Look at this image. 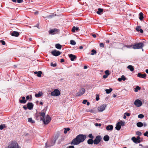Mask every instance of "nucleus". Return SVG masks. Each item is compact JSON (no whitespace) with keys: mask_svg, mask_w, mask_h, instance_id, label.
<instances>
[{"mask_svg":"<svg viewBox=\"0 0 148 148\" xmlns=\"http://www.w3.org/2000/svg\"><path fill=\"white\" fill-rule=\"evenodd\" d=\"M86 138V136L84 134H79L73 139L71 144L74 145H77L83 142Z\"/></svg>","mask_w":148,"mask_h":148,"instance_id":"nucleus-1","label":"nucleus"},{"mask_svg":"<svg viewBox=\"0 0 148 148\" xmlns=\"http://www.w3.org/2000/svg\"><path fill=\"white\" fill-rule=\"evenodd\" d=\"M5 148H21L17 143L16 141H12L10 142L8 145L7 147Z\"/></svg>","mask_w":148,"mask_h":148,"instance_id":"nucleus-2","label":"nucleus"},{"mask_svg":"<svg viewBox=\"0 0 148 148\" xmlns=\"http://www.w3.org/2000/svg\"><path fill=\"white\" fill-rule=\"evenodd\" d=\"M125 124V122L124 121H121L117 123L115 128L117 130H119L121 128V126H124Z\"/></svg>","mask_w":148,"mask_h":148,"instance_id":"nucleus-3","label":"nucleus"},{"mask_svg":"<svg viewBox=\"0 0 148 148\" xmlns=\"http://www.w3.org/2000/svg\"><path fill=\"white\" fill-rule=\"evenodd\" d=\"M51 120V117L49 115H47L43 119L42 121L45 124L47 125L50 122Z\"/></svg>","mask_w":148,"mask_h":148,"instance_id":"nucleus-4","label":"nucleus"},{"mask_svg":"<svg viewBox=\"0 0 148 148\" xmlns=\"http://www.w3.org/2000/svg\"><path fill=\"white\" fill-rule=\"evenodd\" d=\"M143 44L142 42H140L135 44L133 45L132 48L134 49H140L143 47Z\"/></svg>","mask_w":148,"mask_h":148,"instance_id":"nucleus-5","label":"nucleus"},{"mask_svg":"<svg viewBox=\"0 0 148 148\" xmlns=\"http://www.w3.org/2000/svg\"><path fill=\"white\" fill-rule=\"evenodd\" d=\"M60 94V91L57 89H55L53 92H51V96H58Z\"/></svg>","mask_w":148,"mask_h":148,"instance_id":"nucleus-6","label":"nucleus"},{"mask_svg":"<svg viewBox=\"0 0 148 148\" xmlns=\"http://www.w3.org/2000/svg\"><path fill=\"white\" fill-rule=\"evenodd\" d=\"M101 137L100 136H98L93 141V143L95 145L98 144L101 141Z\"/></svg>","mask_w":148,"mask_h":148,"instance_id":"nucleus-7","label":"nucleus"},{"mask_svg":"<svg viewBox=\"0 0 148 148\" xmlns=\"http://www.w3.org/2000/svg\"><path fill=\"white\" fill-rule=\"evenodd\" d=\"M134 103L135 106L137 107H139L141 106L142 104V101L138 99L134 101Z\"/></svg>","mask_w":148,"mask_h":148,"instance_id":"nucleus-8","label":"nucleus"},{"mask_svg":"<svg viewBox=\"0 0 148 148\" xmlns=\"http://www.w3.org/2000/svg\"><path fill=\"white\" fill-rule=\"evenodd\" d=\"M85 89L84 88H82L77 93V96H79L83 95L85 92Z\"/></svg>","mask_w":148,"mask_h":148,"instance_id":"nucleus-9","label":"nucleus"},{"mask_svg":"<svg viewBox=\"0 0 148 148\" xmlns=\"http://www.w3.org/2000/svg\"><path fill=\"white\" fill-rule=\"evenodd\" d=\"M59 32V30L56 29H51L49 31V34H56L58 33Z\"/></svg>","mask_w":148,"mask_h":148,"instance_id":"nucleus-10","label":"nucleus"},{"mask_svg":"<svg viewBox=\"0 0 148 148\" xmlns=\"http://www.w3.org/2000/svg\"><path fill=\"white\" fill-rule=\"evenodd\" d=\"M106 107V105L105 104L101 105L98 108V110L99 112H102L105 110Z\"/></svg>","mask_w":148,"mask_h":148,"instance_id":"nucleus-11","label":"nucleus"},{"mask_svg":"<svg viewBox=\"0 0 148 148\" xmlns=\"http://www.w3.org/2000/svg\"><path fill=\"white\" fill-rule=\"evenodd\" d=\"M51 54L55 56H58L61 54V52L59 51L54 50L51 52Z\"/></svg>","mask_w":148,"mask_h":148,"instance_id":"nucleus-12","label":"nucleus"},{"mask_svg":"<svg viewBox=\"0 0 148 148\" xmlns=\"http://www.w3.org/2000/svg\"><path fill=\"white\" fill-rule=\"evenodd\" d=\"M56 139H55L54 140L53 139L50 142V143H49V145L48 146H47V143H46V147H48L51 146L53 145L56 142Z\"/></svg>","mask_w":148,"mask_h":148,"instance_id":"nucleus-13","label":"nucleus"},{"mask_svg":"<svg viewBox=\"0 0 148 148\" xmlns=\"http://www.w3.org/2000/svg\"><path fill=\"white\" fill-rule=\"evenodd\" d=\"M45 113L44 112H40L39 114V116L40 119L41 120H42L45 117Z\"/></svg>","mask_w":148,"mask_h":148,"instance_id":"nucleus-14","label":"nucleus"},{"mask_svg":"<svg viewBox=\"0 0 148 148\" xmlns=\"http://www.w3.org/2000/svg\"><path fill=\"white\" fill-rule=\"evenodd\" d=\"M137 76L139 77L145 79L146 77V74L145 73L142 74L141 73H139L137 74Z\"/></svg>","mask_w":148,"mask_h":148,"instance_id":"nucleus-15","label":"nucleus"},{"mask_svg":"<svg viewBox=\"0 0 148 148\" xmlns=\"http://www.w3.org/2000/svg\"><path fill=\"white\" fill-rule=\"evenodd\" d=\"M27 108L30 110H32L33 107V104L32 103H29L27 104Z\"/></svg>","mask_w":148,"mask_h":148,"instance_id":"nucleus-16","label":"nucleus"},{"mask_svg":"<svg viewBox=\"0 0 148 148\" xmlns=\"http://www.w3.org/2000/svg\"><path fill=\"white\" fill-rule=\"evenodd\" d=\"M69 57L71 58V60L72 61H74L76 58L75 56L72 54H70L69 55Z\"/></svg>","mask_w":148,"mask_h":148,"instance_id":"nucleus-17","label":"nucleus"},{"mask_svg":"<svg viewBox=\"0 0 148 148\" xmlns=\"http://www.w3.org/2000/svg\"><path fill=\"white\" fill-rule=\"evenodd\" d=\"M11 35L12 36L18 37L19 35V34L18 32L14 31L11 33Z\"/></svg>","mask_w":148,"mask_h":148,"instance_id":"nucleus-18","label":"nucleus"},{"mask_svg":"<svg viewBox=\"0 0 148 148\" xmlns=\"http://www.w3.org/2000/svg\"><path fill=\"white\" fill-rule=\"evenodd\" d=\"M126 80V77L125 76L123 75L121 76V77L119 78L118 79V81L119 82H121L122 80L125 81Z\"/></svg>","mask_w":148,"mask_h":148,"instance_id":"nucleus-19","label":"nucleus"},{"mask_svg":"<svg viewBox=\"0 0 148 148\" xmlns=\"http://www.w3.org/2000/svg\"><path fill=\"white\" fill-rule=\"evenodd\" d=\"M106 129L108 131H111L113 129V126L112 125H108L107 126Z\"/></svg>","mask_w":148,"mask_h":148,"instance_id":"nucleus-20","label":"nucleus"},{"mask_svg":"<svg viewBox=\"0 0 148 148\" xmlns=\"http://www.w3.org/2000/svg\"><path fill=\"white\" fill-rule=\"evenodd\" d=\"M22 99H19V101L21 103H25L26 102V101L25 99V97H22Z\"/></svg>","mask_w":148,"mask_h":148,"instance_id":"nucleus-21","label":"nucleus"},{"mask_svg":"<svg viewBox=\"0 0 148 148\" xmlns=\"http://www.w3.org/2000/svg\"><path fill=\"white\" fill-rule=\"evenodd\" d=\"M34 73L35 74H37V76L39 77H40L41 76L42 72L41 71H36L34 72Z\"/></svg>","mask_w":148,"mask_h":148,"instance_id":"nucleus-22","label":"nucleus"},{"mask_svg":"<svg viewBox=\"0 0 148 148\" xmlns=\"http://www.w3.org/2000/svg\"><path fill=\"white\" fill-rule=\"evenodd\" d=\"M103 11V9L101 8H99L98 11L97 12V13L99 14H101Z\"/></svg>","mask_w":148,"mask_h":148,"instance_id":"nucleus-23","label":"nucleus"},{"mask_svg":"<svg viewBox=\"0 0 148 148\" xmlns=\"http://www.w3.org/2000/svg\"><path fill=\"white\" fill-rule=\"evenodd\" d=\"M43 93L41 92H39L38 94H36L35 96L36 97H39L42 95Z\"/></svg>","mask_w":148,"mask_h":148,"instance_id":"nucleus-24","label":"nucleus"},{"mask_svg":"<svg viewBox=\"0 0 148 148\" xmlns=\"http://www.w3.org/2000/svg\"><path fill=\"white\" fill-rule=\"evenodd\" d=\"M79 30V29L77 27H75L74 26L72 29V31L73 32H75V31H78Z\"/></svg>","mask_w":148,"mask_h":148,"instance_id":"nucleus-25","label":"nucleus"},{"mask_svg":"<svg viewBox=\"0 0 148 148\" xmlns=\"http://www.w3.org/2000/svg\"><path fill=\"white\" fill-rule=\"evenodd\" d=\"M103 140L105 141H108L109 140V137L108 135H106L103 137Z\"/></svg>","mask_w":148,"mask_h":148,"instance_id":"nucleus-26","label":"nucleus"},{"mask_svg":"<svg viewBox=\"0 0 148 148\" xmlns=\"http://www.w3.org/2000/svg\"><path fill=\"white\" fill-rule=\"evenodd\" d=\"M139 18L142 21L143 18V14L142 12H140L139 14Z\"/></svg>","mask_w":148,"mask_h":148,"instance_id":"nucleus-27","label":"nucleus"},{"mask_svg":"<svg viewBox=\"0 0 148 148\" xmlns=\"http://www.w3.org/2000/svg\"><path fill=\"white\" fill-rule=\"evenodd\" d=\"M127 68L129 69L131 71H133L134 70V68L132 65H129L127 66Z\"/></svg>","mask_w":148,"mask_h":148,"instance_id":"nucleus-28","label":"nucleus"},{"mask_svg":"<svg viewBox=\"0 0 148 148\" xmlns=\"http://www.w3.org/2000/svg\"><path fill=\"white\" fill-rule=\"evenodd\" d=\"M136 125L138 127H141L143 126V125L142 122H139L137 123Z\"/></svg>","mask_w":148,"mask_h":148,"instance_id":"nucleus-29","label":"nucleus"},{"mask_svg":"<svg viewBox=\"0 0 148 148\" xmlns=\"http://www.w3.org/2000/svg\"><path fill=\"white\" fill-rule=\"evenodd\" d=\"M56 47L58 49H61L62 47V46L59 44H57L55 45Z\"/></svg>","mask_w":148,"mask_h":148,"instance_id":"nucleus-30","label":"nucleus"},{"mask_svg":"<svg viewBox=\"0 0 148 148\" xmlns=\"http://www.w3.org/2000/svg\"><path fill=\"white\" fill-rule=\"evenodd\" d=\"M93 142V141L92 139H89L87 141V143L89 144H92Z\"/></svg>","mask_w":148,"mask_h":148,"instance_id":"nucleus-31","label":"nucleus"},{"mask_svg":"<svg viewBox=\"0 0 148 148\" xmlns=\"http://www.w3.org/2000/svg\"><path fill=\"white\" fill-rule=\"evenodd\" d=\"M112 88H110L109 89H106L105 90V91H106V92L107 94L110 93V92H111L112 91Z\"/></svg>","mask_w":148,"mask_h":148,"instance_id":"nucleus-32","label":"nucleus"},{"mask_svg":"<svg viewBox=\"0 0 148 148\" xmlns=\"http://www.w3.org/2000/svg\"><path fill=\"white\" fill-rule=\"evenodd\" d=\"M141 88L139 86H137L134 88V91L135 92H137L138 91V90H140Z\"/></svg>","mask_w":148,"mask_h":148,"instance_id":"nucleus-33","label":"nucleus"},{"mask_svg":"<svg viewBox=\"0 0 148 148\" xmlns=\"http://www.w3.org/2000/svg\"><path fill=\"white\" fill-rule=\"evenodd\" d=\"M28 121L32 123H35V121L32 120V118H30L28 119Z\"/></svg>","mask_w":148,"mask_h":148,"instance_id":"nucleus-34","label":"nucleus"},{"mask_svg":"<svg viewBox=\"0 0 148 148\" xmlns=\"http://www.w3.org/2000/svg\"><path fill=\"white\" fill-rule=\"evenodd\" d=\"M132 140L135 143H136L137 142L138 143V141H137L136 140V138H135L134 137H132Z\"/></svg>","mask_w":148,"mask_h":148,"instance_id":"nucleus-35","label":"nucleus"},{"mask_svg":"<svg viewBox=\"0 0 148 148\" xmlns=\"http://www.w3.org/2000/svg\"><path fill=\"white\" fill-rule=\"evenodd\" d=\"M97 53L96 51L94 49H92L91 50V55H93L95 54H96Z\"/></svg>","mask_w":148,"mask_h":148,"instance_id":"nucleus-36","label":"nucleus"},{"mask_svg":"<svg viewBox=\"0 0 148 148\" xmlns=\"http://www.w3.org/2000/svg\"><path fill=\"white\" fill-rule=\"evenodd\" d=\"M70 128H65L64 130V134H66L67 133V132L69 131L70 130Z\"/></svg>","mask_w":148,"mask_h":148,"instance_id":"nucleus-37","label":"nucleus"},{"mask_svg":"<svg viewBox=\"0 0 148 148\" xmlns=\"http://www.w3.org/2000/svg\"><path fill=\"white\" fill-rule=\"evenodd\" d=\"M70 44L72 45H75L76 44V42L74 40H71L70 41Z\"/></svg>","mask_w":148,"mask_h":148,"instance_id":"nucleus-38","label":"nucleus"},{"mask_svg":"<svg viewBox=\"0 0 148 148\" xmlns=\"http://www.w3.org/2000/svg\"><path fill=\"white\" fill-rule=\"evenodd\" d=\"M138 117L140 119H142L144 117V115L143 114H140L138 115Z\"/></svg>","mask_w":148,"mask_h":148,"instance_id":"nucleus-39","label":"nucleus"},{"mask_svg":"<svg viewBox=\"0 0 148 148\" xmlns=\"http://www.w3.org/2000/svg\"><path fill=\"white\" fill-rule=\"evenodd\" d=\"M124 47H125L127 48H132V47H133V45H124Z\"/></svg>","mask_w":148,"mask_h":148,"instance_id":"nucleus-40","label":"nucleus"},{"mask_svg":"<svg viewBox=\"0 0 148 148\" xmlns=\"http://www.w3.org/2000/svg\"><path fill=\"white\" fill-rule=\"evenodd\" d=\"M51 66L54 67L56 66V63L53 64V62H51Z\"/></svg>","mask_w":148,"mask_h":148,"instance_id":"nucleus-41","label":"nucleus"},{"mask_svg":"<svg viewBox=\"0 0 148 148\" xmlns=\"http://www.w3.org/2000/svg\"><path fill=\"white\" fill-rule=\"evenodd\" d=\"M88 137H89L91 138L92 139L94 138L93 136L92 135V134H89L88 135Z\"/></svg>","mask_w":148,"mask_h":148,"instance_id":"nucleus-42","label":"nucleus"},{"mask_svg":"<svg viewBox=\"0 0 148 148\" xmlns=\"http://www.w3.org/2000/svg\"><path fill=\"white\" fill-rule=\"evenodd\" d=\"M136 134L140 136L142 134V133L138 131L136 132Z\"/></svg>","mask_w":148,"mask_h":148,"instance_id":"nucleus-43","label":"nucleus"},{"mask_svg":"<svg viewBox=\"0 0 148 148\" xmlns=\"http://www.w3.org/2000/svg\"><path fill=\"white\" fill-rule=\"evenodd\" d=\"M0 42L3 45H5V42L3 40H0Z\"/></svg>","mask_w":148,"mask_h":148,"instance_id":"nucleus-44","label":"nucleus"},{"mask_svg":"<svg viewBox=\"0 0 148 148\" xmlns=\"http://www.w3.org/2000/svg\"><path fill=\"white\" fill-rule=\"evenodd\" d=\"M105 73L107 75H110V73L109 72V71L108 70H106L105 71Z\"/></svg>","mask_w":148,"mask_h":148,"instance_id":"nucleus-45","label":"nucleus"},{"mask_svg":"<svg viewBox=\"0 0 148 148\" xmlns=\"http://www.w3.org/2000/svg\"><path fill=\"white\" fill-rule=\"evenodd\" d=\"M140 28H141V27H140V26H138L136 28V30L137 31L139 32V31L140 29Z\"/></svg>","mask_w":148,"mask_h":148,"instance_id":"nucleus-46","label":"nucleus"},{"mask_svg":"<svg viewBox=\"0 0 148 148\" xmlns=\"http://www.w3.org/2000/svg\"><path fill=\"white\" fill-rule=\"evenodd\" d=\"M4 127V125H0V129L2 130Z\"/></svg>","mask_w":148,"mask_h":148,"instance_id":"nucleus-47","label":"nucleus"},{"mask_svg":"<svg viewBox=\"0 0 148 148\" xmlns=\"http://www.w3.org/2000/svg\"><path fill=\"white\" fill-rule=\"evenodd\" d=\"M136 140L137 141H138V143H140V137L139 136H138L136 138Z\"/></svg>","mask_w":148,"mask_h":148,"instance_id":"nucleus-48","label":"nucleus"},{"mask_svg":"<svg viewBox=\"0 0 148 148\" xmlns=\"http://www.w3.org/2000/svg\"><path fill=\"white\" fill-rule=\"evenodd\" d=\"M144 136H147L148 137V132L146 131L144 134Z\"/></svg>","mask_w":148,"mask_h":148,"instance_id":"nucleus-49","label":"nucleus"},{"mask_svg":"<svg viewBox=\"0 0 148 148\" xmlns=\"http://www.w3.org/2000/svg\"><path fill=\"white\" fill-rule=\"evenodd\" d=\"M96 99L97 101H98L99 99V96L98 95H97L96 96Z\"/></svg>","mask_w":148,"mask_h":148,"instance_id":"nucleus-50","label":"nucleus"},{"mask_svg":"<svg viewBox=\"0 0 148 148\" xmlns=\"http://www.w3.org/2000/svg\"><path fill=\"white\" fill-rule=\"evenodd\" d=\"M95 125L96 126H99L100 127L101 126V124L100 123L98 124L97 123H95Z\"/></svg>","mask_w":148,"mask_h":148,"instance_id":"nucleus-51","label":"nucleus"},{"mask_svg":"<svg viewBox=\"0 0 148 148\" xmlns=\"http://www.w3.org/2000/svg\"><path fill=\"white\" fill-rule=\"evenodd\" d=\"M100 46L102 47H104V45L103 43H100Z\"/></svg>","mask_w":148,"mask_h":148,"instance_id":"nucleus-52","label":"nucleus"},{"mask_svg":"<svg viewBox=\"0 0 148 148\" xmlns=\"http://www.w3.org/2000/svg\"><path fill=\"white\" fill-rule=\"evenodd\" d=\"M18 3H22L23 1V0H16Z\"/></svg>","mask_w":148,"mask_h":148,"instance_id":"nucleus-53","label":"nucleus"},{"mask_svg":"<svg viewBox=\"0 0 148 148\" xmlns=\"http://www.w3.org/2000/svg\"><path fill=\"white\" fill-rule=\"evenodd\" d=\"M87 102V101L86 100H84L82 102V103L84 104H85Z\"/></svg>","mask_w":148,"mask_h":148,"instance_id":"nucleus-54","label":"nucleus"},{"mask_svg":"<svg viewBox=\"0 0 148 148\" xmlns=\"http://www.w3.org/2000/svg\"><path fill=\"white\" fill-rule=\"evenodd\" d=\"M108 76L107 75H103V77L104 78H107V77H108Z\"/></svg>","mask_w":148,"mask_h":148,"instance_id":"nucleus-55","label":"nucleus"},{"mask_svg":"<svg viewBox=\"0 0 148 148\" xmlns=\"http://www.w3.org/2000/svg\"><path fill=\"white\" fill-rule=\"evenodd\" d=\"M67 148H74V147L73 146H70L68 147Z\"/></svg>","mask_w":148,"mask_h":148,"instance_id":"nucleus-56","label":"nucleus"},{"mask_svg":"<svg viewBox=\"0 0 148 148\" xmlns=\"http://www.w3.org/2000/svg\"><path fill=\"white\" fill-rule=\"evenodd\" d=\"M125 114L128 116H130V114L129 113L126 112L125 113Z\"/></svg>","mask_w":148,"mask_h":148,"instance_id":"nucleus-57","label":"nucleus"},{"mask_svg":"<svg viewBox=\"0 0 148 148\" xmlns=\"http://www.w3.org/2000/svg\"><path fill=\"white\" fill-rule=\"evenodd\" d=\"M139 31L141 33H143V30L141 29H140Z\"/></svg>","mask_w":148,"mask_h":148,"instance_id":"nucleus-58","label":"nucleus"},{"mask_svg":"<svg viewBox=\"0 0 148 148\" xmlns=\"http://www.w3.org/2000/svg\"><path fill=\"white\" fill-rule=\"evenodd\" d=\"M64 62V60L63 59H62L61 60H60V62L62 63V62Z\"/></svg>","mask_w":148,"mask_h":148,"instance_id":"nucleus-59","label":"nucleus"},{"mask_svg":"<svg viewBox=\"0 0 148 148\" xmlns=\"http://www.w3.org/2000/svg\"><path fill=\"white\" fill-rule=\"evenodd\" d=\"M23 108L25 110H26L27 109V107H26L25 106H23Z\"/></svg>","mask_w":148,"mask_h":148,"instance_id":"nucleus-60","label":"nucleus"},{"mask_svg":"<svg viewBox=\"0 0 148 148\" xmlns=\"http://www.w3.org/2000/svg\"><path fill=\"white\" fill-rule=\"evenodd\" d=\"M29 99V96H27V97H26V99L27 100H28Z\"/></svg>","mask_w":148,"mask_h":148,"instance_id":"nucleus-61","label":"nucleus"},{"mask_svg":"<svg viewBox=\"0 0 148 148\" xmlns=\"http://www.w3.org/2000/svg\"><path fill=\"white\" fill-rule=\"evenodd\" d=\"M92 36L94 38H95L96 37V35L95 34H92Z\"/></svg>","mask_w":148,"mask_h":148,"instance_id":"nucleus-62","label":"nucleus"},{"mask_svg":"<svg viewBox=\"0 0 148 148\" xmlns=\"http://www.w3.org/2000/svg\"><path fill=\"white\" fill-rule=\"evenodd\" d=\"M87 66H85L84 67V69H87Z\"/></svg>","mask_w":148,"mask_h":148,"instance_id":"nucleus-63","label":"nucleus"},{"mask_svg":"<svg viewBox=\"0 0 148 148\" xmlns=\"http://www.w3.org/2000/svg\"><path fill=\"white\" fill-rule=\"evenodd\" d=\"M83 48V47L82 46H80L79 47V49H82Z\"/></svg>","mask_w":148,"mask_h":148,"instance_id":"nucleus-64","label":"nucleus"}]
</instances>
